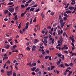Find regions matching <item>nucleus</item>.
I'll return each instance as SVG.
<instances>
[{
	"mask_svg": "<svg viewBox=\"0 0 76 76\" xmlns=\"http://www.w3.org/2000/svg\"><path fill=\"white\" fill-rule=\"evenodd\" d=\"M14 8L13 7H10L8 9V10L11 12V13H12L14 12Z\"/></svg>",
	"mask_w": 76,
	"mask_h": 76,
	"instance_id": "1",
	"label": "nucleus"
},
{
	"mask_svg": "<svg viewBox=\"0 0 76 76\" xmlns=\"http://www.w3.org/2000/svg\"><path fill=\"white\" fill-rule=\"evenodd\" d=\"M32 50L33 51H36V46H35L34 45L32 49Z\"/></svg>",
	"mask_w": 76,
	"mask_h": 76,
	"instance_id": "2",
	"label": "nucleus"
},
{
	"mask_svg": "<svg viewBox=\"0 0 76 76\" xmlns=\"http://www.w3.org/2000/svg\"><path fill=\"white\" fill-rule=\"evenodd\" d=\"M68 72H69V70L68 69H66L65 72H64V76H66V75H67V73Z\"/></svg>",
	"mask_w": 76,
	"mask_h": 76,
	"instance_id": "3",
	"label": "nucleus"
},
{
	"mask_svg": "<svg viewBox=\"0 0 76 76\" xmlns=\"http://www.w3.org/2000/svg\"><path fill=\"white\" fill-rule=\"evenodd\" d=\"M68 9H70V10H73V9H75V7H69Z\"/></svg>",
	"mask_w": 76,
	"mask_h": 76,
	"instance_id": "4",
	"label": "nucleus"
},
{
	"mask_svg": "<svg viewBox=\"0 0 76 76\" xmlns=\"http://www.w3.org/2000/svg\"><path fill=\"white\" fill-rule=\"evenodd\" d=\"M61 59H59V61H58V62H57V65H58L59 64H60V63H61Z\"/></svg>",
	"mask_w": 76,
	"mask_h": 76,
	"instance_id": "5",
	"label": "nucleus"
},
{
	"mask_svg": "<svg viewBox=\"0 0 76 76\" xmlns=\"http://www.w3.org/2000/svg\"><path fill=\"white\" fill-rule=\"evenodd\" d=\"M35 9V8H31L30 10V12H32V11H34V10Z\"/></svg>",
	"mask_w": 76,
	"mask_h": 76,
	"instance_id": "6",
	"label": "nucleus"
},
{
	"mask_svg": "<svg viewBox=\"0 0 76 76\" xmlns=\"http://www.w3.org/2000/svg\"><path fill=\"white\" fill-rule=\"evenodd\" d=\"M12 53H17V52H18V50H14L12 51Z\"/></svg>",
	"mask_w": 76,
	"mask_h": 76,
	"instance_id": "7",
	"label": "nucleus"
},
{
	"mask_svg": "<svg viewBox=\"0 0 76 76\" xmlns=\"http://www.w3.org/2000/svg\"><path fill=\"white\" fill-rule=\"evenodd\" d=\"M31 70L33 71V72H34L35 70L36 69V67H33V68H31Z\"/></svg>",
	"mask_w": 76,
	"mask_h": 76,
	"instance_id": "8",
	"label": "nucleus"
},
{
	"mask_svg": "<svg viewBox=\"0 0 76 76\" xmlns=\"http://www.w3.org/2000/svg\"><path fill=\"white\" fill-rule=\"evenodd\" d=\"M32 66H35L37 65V63H36L33 62L32 64H31Z\"/></svg>",
	"mask_w": 76,
	"mask_h": 76,
	"instance_id": "9",
	"label": "nucleus"
},
{
	"mask_svg": "<svg viewBox=\"0 0 76 76\" xmlns=\"http://www.w3.org/2000/svg\"><path fill=\"white\" fill-rule=\"evenodd\" d=\"M64 16H65L66 18H68L69 17L67 14L65 13L64 14Z\"/></svg>",
	"mask_w": 76,
	"mask_h": 76,
	"instance_id": "10",
	"label": "nucleus"
},
{
	"mask_svg": "<svg viewBox=\"0 0 76 76\" xmlns=\"http://www.w3.org/2000/svg\"><path fill=\"white\" fill-rule=\"evenodd\" d=\"M65 24V23H62L61 24V28H63V26H64V25Z\"/></svg>",
	"mask_w": 76,
	"mask_h": 76,
	"instance_id": "11",
	"label": "nucleus"
},
{
	"mask_svg": "<svg viewBox=\"0 0 76 76\" xmlns=\"http://www.w3.org/2000/svg\"><path fill=\"white\" fill-rule=\"evenodd\" d=\"M59 22L61 24V23H63V20L62 19L60 20Z\"/></svg>",
	"mask_w": 76,
	"mask_h": 76,
	"instance_id": "12",
	"label": "nucleus"
},
{
	"mask_svg": "<svg viewBox=\"0 0 76 76\" xmlns=\"http://www.w3.org/2000/svg\"><path fill=\"white\" fill-rule=\"evenodd\" d=\"M39 71V68H37L35 70V72H38Z\"/></svg>",
	"mask_w": 76,
	"mask_h": 76,
	"instance_id": "13",
	"label": "nucleus"
},
{
	"mask_svg": "<svg viewBox=\"0 0 76 76\" xmlns=\"http://www.w3.org/2000/svg\"><path fill=\"white\" fill-rule=\"evenodd\" d=\"M59 39L60 40L61 42H63V39L62 37H60Z\"/></svg>",
	"mask_w": 76,
	"mask_h": 76,
	"instance_id": "14",
	"label": "nucleus"
},
{
	"mask_svg": "<svg viewBox=\"0 0 76 76\" xmlns=\"http://www.w3.org/2000/svg\"><path fill=\"white\" fill-rule=\"evenodd\" d=\"M27 65H28V66H30L31 67L32 66V64H31V62L27 63Z\"/></svg>",
	"mask_w": 76,
	"mask_h": 76,
	"instance_id": "15",
	"label": "nucleus"
},
{
	"mask_svg": "<svg viewBox=\"0 0 76 76\" xmlns=\"http://www.w3.org/2000/svg\"><path fill=\"white\" fill-rule=\"evenodd\" d=\"M7 75L8 76H10V74L9 73V71H7Z\"/></svg>",
	"mask_w": 76,
	"mask_h": 76,
	"instance_id": "16",
	"label": "nucleus"
},
{
	"mask_svg": "<svg viewBox=\"0 0 76 76\" xmlns=\"http://www.w3.org/2000/svg\"><path fill=\"white\" fill-rule=\"evenodd\" d=\"M15 20H18V17H17V15H15Z\"/></svg>",
	"mask_w": 76,
	"mask_h": 76,
	"instance_id": "17",
	"label": "nucleus"
},
{
	"mask_svg": "<svg viewBox=\"0 0 76 76\" xmlns=\"http://www.w3.org/2000/svg\"><path fill=\"white\" fill-rule=\"evenodd\" d=\"M25 13H22L21 14V15H20V17H23L24 16V15H25Z\"/></svg>",
	"mask_w": 76,
	"mask_h": 76,
	"instance_id": "18",
	"label": "nucleus"
},
{
	"mask_svg": "<svg viewBox=\"0 0 76 76\" xmlns=\"http://www.w3.org/2000/svg\"><path fill=\"white\" fill-rule=\"evenodd\" d=\"M58 35H60L61 34V31L60 30H59L58 31Z\"/></svg>",
	"mask_w": 76,
	"mask_h": 76,
	"instance_id": "19",
	"label": "nucleus"
},
{
	"mask_svg": "<svg viewBox=\"0 0 76 76\" xmlns=\"http://www.w3.org/2000/svg\"><path fill=\"white\" fill-rule=\"evenodd\" d=\"M41 72L39 71L38 72V75L39 76H41Z\"/></svg>",
	"mask_w": 76,
	"mask_h": 76,
	"instance_id": "20",
	"label": "nucleus"
},
{
	"mask_svg": "<svg viewBox=\"0 0 76 76\" xmlns=\"http://www.w3.org/2000/svg\"><path fill=\"white\" fill-rule=\"evenodd\" d=\"M55 66H51L50 70H52L54 68Z\"/></svg>",
	"mask_w": 76,
	"mask_h": 76,
	"instance_id": "21",
	"label": "nucleus"
},
{
	"mask_svg": "<svg viewBox=\"0 0 76 76\" xmlns=\"http://www.w3.org/2000/svg\"><path fill=\"white\" fill-rule=\"evenodd\" d=\"M37 22V18L36 17L33 20V22Z\"/></svg>",
	"mask_w": 76,
	"mask_h": 76,
	"instance_id": "22",
	"label": "nucleus"
},
{
	"mask_svg": "<svg viewBox=\"0 0 76 76\" xmlns=\"http://www.w3.org/2000/svg\"><path fill=\"white\" fill-rule=\"evenodd\" d=\"M13 4V2H10L7 5H12Z\"/></svg>",
	"mask_w": 76,
	"mask_h": 76,
	"instance_id": "23",
	"label": "nucleus"
},
{
	"mask_svg": "<svg viewBox=\"0 0 76 76\" xmlns=\"http://www.w3.org/2000/svg\"><path fill=\"white\" fill-rule=\"evenodd\" d=\"M69 73L68 76H70V74L72 73V71H69Z\"/></svg>",
	"mask_w": 76,
	"mask_h": 76,
	"instance_id": "24",
	"label": "nucleus"
},
{
	"mask_svg": "<svg viewBox=\"0 0 76 76\" xmlns=\"http://www.w3.org/2000/svg\"><path fill=\"white\" fill-rule=\"evenodd\" d=\"M47 39L46 38H45L44 39V42H45V43H47Z\"/></svg>",
	"mask_w": 76,
	"mask_h": 76,
	"instance_id": "25",
	"label": "nucleus"
},
{
	"mask_svg": "<svg viewBox=\"0 0 76 76\" xmlns=\"http://www.w3.org/2000/svg\"><path fill=\"white\" fill-rule=\"evenodd\" d=\"M38 5L37 4L34 5L31 7H37Z\"/></svg>",
	"mask_w": 76,
	"mask_h": 76,
	"instance_id": "26",
	"label": "nucleus"
},
{
	"mask_svg": "<svg viewBox=\"0 0 76 76\" xmlns=\"http://www.w3.org/2000/svg\"><path fill=\"white\" fill-rule=\"evenodd\" d=\"M71 41L72 42H75V39L74 38H72L71 39Z\"/></svg>",
	"mask_w": 76,
	"mask_h": 76,
	"instance_id": "27",
	"label": "nucleus"
},
{
	"mask_svg": "<svg viewBox=\"0 0 76 76\" xmlns=\"http://www.w3.org/2000/svg\"><path fill=\"white\" fill-rule=\"evenodd\" d=\"M7 58H8V57L7 56L4 57L3 58V60H4V59H6V60H7Z\"/></svg>",
	"mask_w": 76,
	"mask_h": 76,
	"instance_id": "28",
	"label": "nucleus"
},
{
	"mask_svg": "<svg viewBox=\"0 0 76 76\" xmlns=\"http://www.w3.org/2000/svg\"><path fill=\"white\" fill-rule=\"evenodd\" d=\"M61 67H63V68H64V64H61Z\"/></svg>",
	"mask_w": 76,
	"mask_h": 76,
	"instance_id": "29",
	"label": "nucleus"
},
{
	"mask_svg": "<svg viewBox=\"0 0 76 76\" xmlns=\"http://www.w3.org/2000/svg\"><path fill=\"white\" fill-rule=\"evenodd\" d=\"M7 12H8V10H6L5 11L4 13H5V14H7Z\"/></svg>",
	"mask_w": 76,
	"mask_h": 76,
	"instance_id": "30",
	"label": "nucleus"
},
{
	"mask_svg": "<svg viewBox=\"0 0 76 76\" xmlns=\"http://www.w3.org/2000/svg\"><path fill=\"white\" fill-rule=\"evenodd\" d=\"M57 27H56L53 30V31L54 32H56V30H57Z\"/></svg>",
	"mask_w": 76,
	"mask_h": 76,
	"instance_id": "31",
	"label": "nucleus"
},
{
	"mask_svg": "<svg viewBox=\"0 0 76 76\" xmlns=\"http://www.w3.org/2000/svg\"><path fill=\"white\" fill-rule=\"evenodd\" d=\"M16 47H17L18 46H16V45H14V46H13L12 48H14V49H15V48H16Z\"/></svg>",
	"mask_w": 76,
	"mask_h": 76,
	"instance_id": "32",
	"label": "nucleus"
},
{
	"mask_svg": "<svg viewBox=\"0 0 76 76\" xmlns=\"http://www.w3.org/2000/svg\"><path fill=\"white\" fill-rule=\"evenodd\" d=\"M64 53H66V54H68V51L67 50H65L64 51Z\"/></svg>",
	"mask_w": 76,
	"mask_h": 76,
	"instance_id": "33",
	"label": "nucleus"
},
{
	"mask_svg": "<svg viewBox=\"0 0 76 76\" xmlns=\"http://www.w3.org/2000/svg\"><path fill=\"white\" fill-rule=\"evenodd\" d=\"M46 52L47 54H49V52H50V50H46Z\"/></svg>",
	"mask_w": 76,
	"mask_h": 76,
	"instance_id": "34",
	"label": "nucleus"
},
{
	"mask_svg": "<svg viewBox=\"0 0 76 76\" xmlns=\"http://www.w3.org/2000/svg\"><path fill=\"white\" fill-rule=\"evenodd\" d=\"M29 24V22H28L26 23V25L27 26H28Z\"/></svg>",
	"mask_w": 76,
	"mask_h": 76,
	"instance_id": "35",
	"label": "nucleus"
},
{
	"mask_svg": "<svg viewBox=\"0 0 76 76\" xmlns=\"http://www.w3.org/2000/svg\"><path fill=\"white\" fill-rule=\"evenodd\" d=\"M21 24V23H20V24L18 26V29H20V27H21V26H20V24Z\"/></svg>",
	"mask_w": 76,
	"mask_h": 76,
	"instance_id": "36",
	"label": "nucleus"
},
{
	"mask_svg": "<svg viewBox=\"0 0 76 76\" xmlns=\"http://www.w3.org/2000/svg\"><path fill=\"white\" fill-rule=\"evenodd\" d=\"M65 65L66 66H67V67L69 66V65L67 63H65Z\"/></svg>",
	"mask_w": 76,
	"mask_h": 76,
	"instance_id": "37",
	"label": "nucleus"
},
{
	"mask_svg": "<svg viewBox=\"0 0 76 76\" xmlns=\"http://www.w3.org/2000/svg\"><path fill=\"white\" fill-rule=\"evenodd\" d=\"M16 73H15V72H14L13 73V76H16Z\"/></svg>",
	"mask_w": 76,
	"mask_h": 76,
	"instance_id": "38",
	"label": "nucleus"
},
{
	"mask_svg": "<svg viewBox=\"0 0 76 76\" xmlns=\"http://www.w3.org/2000/svg\"><path fill=\"white\" fill-rule=\"evenodd\" d=\"M26 15H27V17H29V16H30V14L28 13H27V14H26Z\"/></svg>",
	"mask_w": 76,
	"mask_h": 76,
	"instance_id": "39",
	"label": "nucleus"
},
{
	"mask_svg": "<svg viewBox=\"0 0 76 76\" xmlns=\"http://www.w3.org/2000/svg\"><path fill=\"white\" fill-rule=\"evenodd\" d=\"M21 8H25V6H24V5H21Z\"/></svg>",
	"mask_w": 76,
	"mask_h": 76,
	"instance_id": "40",
	"label": "nucleus"
},
{
	"mask_svg": "<svg viewBox=\"0 0 76 76\" xmlns=\"http://www.w3.org/2000/svg\"><path fill=\"white\" fill-rule=\"evenodd\" d=\"M69 4H67L66 5V7H65V8L66 9V8H67V7H68V6H69Z\"/></svg>",
	"mask_w": 76,
	"mask_h": 76,
	"instance_id": "41",
	"label": "nucleus"
},
{
	"mask_svg": "<svg viewBox=\"0 0 76 76\" xmlns=\"http://www.w3.org/2000/svg\"><path fill=\"white\" fill-rule=\"evenodd\" d=\"M30 7H28L26 10V11H28V10H29L30 9Z\"/></svg>",
	"mask_w": 76,
	"mask_h": 76,
	"instance_id": "42",
	"label": "nucleus"
},
{
	"mask_svg": "<svg viewBox=\"0 0 76 76\" xmlns=\"http://www.w3.org/2000/svg\"><path fill=\"white\" fill-rule=\"evenodd\" d=\"M75 3H76V2H71V4H72V5H74V4H75Z\"/></svg>",
	"mask_w": 76,
	"mask_h": 76,
	"instance_id": "43",
	"label": "nucleus"
},
{
	"mask_svg": "<svg viewBox=\"0 0 76 76\" xmlns=\"http://www.w3.org/2000/svg\"><path fill=\"white\" fill-rule=\"evenodd\" d=\"M42 55H45V53L44 52H42Z\"/></svg>",
	"mask_w": 76,
	"mask_h": 76,
	"instance_id": "44",
	"label": "nucleus"
},
{
	"mask_svg": "<svg viewBox=\"0 0 76 76\" xmlns=\"http://www.w3.org/2000/svg\"><path fill=\"white\" fill-rule=\"evenodd\" d=\"M47 29H50L51 28V26H49L47 27Z\"/></svg>",
	"mask_w": 76,
	"mask_h": 76,
	"instance_id": "45",
	"label": "nucleus"
},
{
	"mask_svg": "<svg viewBox=\"0 0 76 76\" xmlns=\"http://www.w3.org/2000/svg\"><path fill=\"white\" fill-rule=\"evenodd\" d=\"M49 56H46L45 57V59H47V58H49Z\"/></svg>",
	"mask_w": 76,
	"mask_h": 76,
	"instance_id": "46",
	"label": "nucleus"
},
{
	"mask_svg": "<svg viewBox=\"0 0 76 76\" xmlns=\"http://www.w3.org/2000/svg\"><path fill=\"white\" fill-rule=\"evenodd\" d=\"M26 49H27V50H28V51H29V50H30V48L28 47H27L26 48Z\"/></svg>",
	"mask_w": 76,
	"mask_h": 76,
	"instance_id": "47",
	"label": "nucleus"
},
{
	"mask_svg": "<svg viewBox=\"0 0 76 76\" xmlns=\"http://www.w3.org/2000/svg\"><path fill=\"white\" fill-rule=\"evenodd\" d=\"M69 66H73V63H71L69 64Z\"/></svg>",
	"mask_w": 76,
	"mask_h": 76,
	"instance_id": "48",
	"label": "nucleus"
},
{
	"mask_svg": "<svg viewBox=\"0 0 76 76\" xmlns=\"http://www.w3.org/2000/svg\"><path fill=\"white\" fill-rule=\"evenodd\" d=\"M62 55H61V54H60V53H59L58 54V57H61V56Z\"/></svg>",
	"mask_w": 76,
	"mask_h": 76,
	"instance_id": "49",
	"label": "nucleus"
},
{
	"mask_svg": "<svg viewBox=\"0 0 76 76\" xmlns=\"http://www.w3.org/2000/svg\"><path fill=\"white\" fill-rule=\"evenodd\" d=\"M59 19H61L62 18H61V15H59Z\"/></svg>",
	"mask_w": 76,
	"mask_h": 76,
	"instance_id": "50",
	"label": "nucleus"
},
{
	"mask_svg": "<svg viewBox=\"0 0 76 76\" xmlns=\"http://www.w3.org/2000/svg\"><path fill=\"white\" fill-rule=\"evenodd\" d=\"M39 11V8L37 10H36L35 12H38Z\"/></svg>",
	"mask_w": 76,
	"mask_h": 76,
	"instance_id": "51",
	"label": "nucleus"
},
{
	"mask_svg": "<svg viewBox=\"0 0 76 76\" xmlns=\"http://www.w3.org/2000/svg\"><path fill=\"white\" fill-rule=\"evenodd\" d=\"M9 73H10V75H12V70L10 71Z\"/></svg>",
	"mask_w": 76,
	"mask_h": 76,
	"instance_id": "52",
	"label": "nucleus"
},
{
	"mask_svg": "<svg viewBox=\"0 0 76 76\" xmlns=\"http://www.w3.org/2000/svg\"><path fill=\"white\" fill-rule=\"evenodd\" d=\"M34 31L35 32H37V28H34Z\"/></svg>",
	"mask_w": 76,
	"mask_h": 76,
	"instance_id": "53",
	"label": "nucleus"
},
{
	"mask_svg": "<svg viewBox=\"0 0 76 76\" xmlns=\"http://www.w3.org/2000/svg\"><path fill=\"white\" fill-rule=\"evenodd\" d=\"M54 13L53 12H51L50 13V15H52V16H53V15H54Z\"/></svg>",
	"mask_w": 76,
	"mask_h": 76,
	"instance_id": "54",
	"label": "nucleus"
},
{
	"mask_svg": "<svg viewBox=\"0 0 76 76\" xmlns=\"http://www.w3.org/2000/svg\"><path fill=\"white\" fill-rule=\"evenodd\" d=\"M25 28H25L26 29H28V26L26 25Z\"/></svg>",
	"mask_w": 76,
	"mask_h": 76,
	"instance_id": "55",
	"label": "nucleus"
},
{
	"mask_svg": "<svg viewBox=\"0 0 76 76\" xmlns=\"http://www.w3.org/2000/svg\"><path fill=\"white\" fill-rule=\"evenodd\" d=\"M61 58H62V59L63 60H64V55H63L62 57Z\"/></svg>",
	"mask_w": 76,
	"mask_h": 76,
	"instance_id": "56",
	"label": "nucleus"
},
{
	"mask_svg": "<svg viewBox=\"0 0 76 76\" xmlns=\"http://www.w3.org/2000/svg\"><path fill=\"white\" fill-rule=\"evenodd\" d=\"M71 45H72L73 47H75V45L73 44V42H72L71 43Z\"/></svg>",
	"mask_w": 76,
	"mask_h": 76,
	"instance_id": "57",
	"label": "nucleus"
},
{
	"mask_svg": "<svg viewBox=\"0 0 76 76\" xmlns=\"http://www.w3.org/2000/svg\"><path fill=\"white\" fill-rule=\"evenodd\" d=\"M12 40V39H9L8 41H9V42H10V41H11Z\"/></svg>",
	"mask_w": 76,
	"mask_h": 76,
	"instance_id": "58",
	"label": "nucleus"
},
{
	"mask_svg": "<svg viewBox=\"0 0 76 76\" xmlns=\"http://www.w3.org/2000/svg\"><path fill=\"white\" fill-rule=\"evenodd\" d=\"M31 74H32L33 75H35V73H34V72H32L31 73Z\"/></svg>",
	"mask_w": 76,
	"mask_h": 76,
	"instance_id": "59",
	"label": "nucleus"
},
{
	"mask_svg": "<svg viewBox=\"0 0 76 76\" xmlns=\"http://www.w3.org/2000/svg\"><path fill=\"white\" fill-rule=\"evenodd\" d=\"M67 19V17H64V20H66Z\"/></svg>",
	"mask_w": 76,
	"mask_h": 76,
	"instance_id": "60",
	"label": "nucleus"
},
{
	"mask_svg": "<svg viewBox=\"0 0 76 76\" xmlns=\"http://www.w3.org/2000/svg\"><path fill=\"white\" fill-rule=\"evenodd\" d=\"M1 72H2V73H4V70H3V69H2L1 70Z\"/></svg>",
	"mask_w": 76,
	"mask_h": 76,
	"instance_id": "61",
	"label": "nucleus"
},
{
	"mask_svg": "<svg viewBox=\"0 0 76 76\" xmlns=\"http://www.w3.org/2000/svg\"><path fill=\"white\" fill-rule=\"evenodd\" d=\"M31 1H32V0H29L28 1V2L29 3H31Z\"/></svg>",
	"mask_w": 76,
	"mask_h": 76,
	"instance_id": "62",
	"label": "nucleus"
},
{
	"mask_svg": "<svg viewBox=\"0 0 76 76\" xmlns=\"http://www.w3.org/2000/svg\"><path fill=\"white\" fill-rule=\"evenodd\" d=\"M71 1H72V2H75L76 0H71Z\"/></svg>",
	"mask_w": 76,
	"mask_h": 76,
	"instance_id": "63",
	"label": "nucleus"
},
{
	"mask_svg": "<svg viewBox=\"0 0 76 76\" xmlns=\"http://www.w3.org/2000/svg\"><path fill=\"white\" fill-rule=\"evenodd\" d=\"M20 32L21 34H23V32L21 30L20 31Z\"/></svg>",
	"mask_w": 76,
	"mask_h": 76,
	"instance_id": "64",
	"label": "nucleus"
}]
</instances>
